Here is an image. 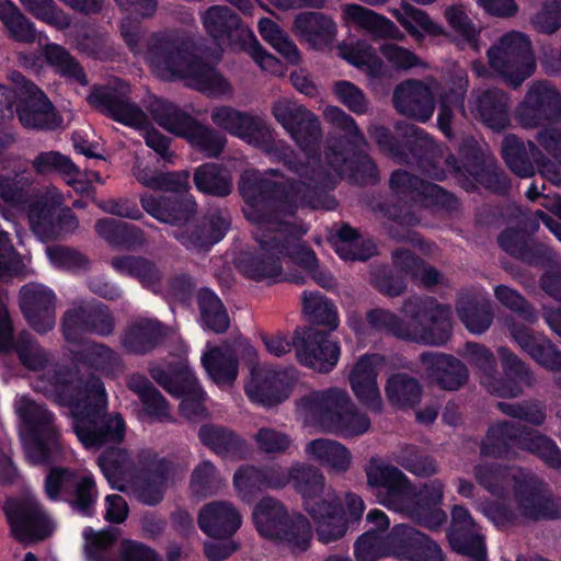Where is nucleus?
Returning <instances> with one entry per match:
<instances>
[{
  "instance_id": "4d7b16f0",
  "label": "nucleus",
  "mask_w": 561,
  "mask_h": 561,
  "mask_svg": "<svg viewBox=\"0 0 561 561\" xmlns=\"http://www.w3.org/2000/svg\"><path fill=\"white\" fill-rule=\"evenodd\" d=\"M335 251L345 261H366L376 253L375 243L364 239L357 230L344 224L335 234Z\"/></svg>"
},
{
  "instance_id": "c756f323",
  "label": "nucleus",
  "mask_w": 561,
  "mask_h": 561,
  "mask_svg": "<svg viewBox=\"0 0 561 561\" xmlns=\"http://www.w3.org/2000/svg\"><path fill=\"white\" fill-rule=\"evenodd\" d=\"M444 490L445 484L438 479L422 484L419 490L412 484L409 505L414 513H402V515L431 530L438 529L447 522L446 512L439 507L443 502Z\"/></svg>"
},
{
  "instance_id": "0e129e2a",
  "label": "nucleus",
  "mask_w": 561,
  "mask_h": 561,
  "mask_svg": "<svg viewBox=\"0 0 561 561\" xmlns=\"http://www.w3.org/2000/svg\"><path fill=\"white\" fill-rule=\"evenodd\" d=\"M194 183L198 191L218 196H228L232 191L228 171L217 163H204L194 172Z\"/></svg>"
},
{
  "instance_id": "20e7f679",
  "label": "nucleus",
  "mask_w": 561,
  "mask_h": 561,
  "mask_svg": "<svg viewBox=\"0 0 561 561\" xmlns=\"http://www.w3.org/2000/svg\"><path fill=\"white\" fill-rule=\"evenodd\" d=\"M401 311L408 321L383 308L369 310L366 320L374 330L404 341L442 346L449 340V306L440 305L432 297H410L403 301Z\"/></svg>"
},
{
  "instance_id": "69168bd1",
  "label": "nucleus",
  "mask_w": 561,
  "mask_h": 561,
  "mask_svg": "<svg viewBox=\"0 0 561 561\" xmlns=\"http://www.w3.org/2000/svg\"><path fill=\"white\" fill-rule=\"evenodd\" d=\"M80 360L106 376H116L124 370L122 356L103 343L88 344L80 355Z\"/></svg>"
},
{
  "instance_id": "0eeeda50",
  "label": "nucleus",
  "mask_w": 561,
  "mask_h": 561,
  "mask_svg": "<svg viewBox=\"0 0 561 561\" xmlns=\"http://www.w3.org/2000/svg\"><path fill=\"white\" fill-rule=\"evenodd\" d=\"M296 409L305 423L319 425L324 432L343 438L360 436L370 428L367 414L340 388L311 391L297 400Z\"/></svg>"
},
{
  "instance_id": "4be33fe9",
  "label": "nucleus",
  "mask_w": 561,
  "mask_h": 561,
  "mask_svg": "<svg viewBox=\"0 0 561 561\" xmlns=\"http://www.w3.org/2000/svg\"><path fill=\"white\" fill-rule=\"evenodd\" d=\"M304 507L316 525L319 541L330 543L345 536L348 524L341 499L333 489L329 488L322 495L307 500Z\"/></svg>"
},
{
  "instance_id": "b1692460",
  "label": "nucleus",
  "mask_w": 561,
  "mask_h": 561,
  "mask_svg": "<svg viewBox=\"0 0 561 561\" xmlns=\"http://www.w3.org/2000/svg\"><path fill=\"white\" fill-rule=\"evenodd\" d=\"M512 491L522 517L530 520L561 517V503L537 480L523 473Z\"/></svg>"
},
{
  "instance_id": "393cba45",
  "label": "nucleus",
  "mask_w": 561,
  "mask_h": 561,
  "mask_svg": "<svg viewBox=\"0 0 561 561\" xmlns=\"http://www.w3.org/2000/svg\"><path fill=\"white\" fill-rule=\"evenodd\" d=\"M19 304L23 317L37 333H47L55 327L57 297L49 287L39 283L23 285Z\"/></svg>"
},
{
  "instance_id": "58836bf2",
  "label": "nucleus",
  "mask_w": 561,
  "mask_h": 561,
  "mask_svg": "<svg viewBox=\"0 0 561 561\" xmlns=\"http://www.w3.org/2000/svg\"><path fill=\"white\" fill-rule=\"evenodd\" d=\"M289 390L288 374L270 368L253 373L251 381L245 385V393L251 401L265 407H273L285 401Z\"/></svg>"
},
{
  "instance_id": "4468645a",
  "label": "nucleus",
  "mask_w": 561,
  "mask_h": 561,
  "mask_svg": "<svg viewBox=\"0 0 561 561\" xmlns=\"http://www.w3.org/2000/svg\"><path fill=\"white\" fill-rule=\"evenodd\" d=\"M520 127L536 129L561 121V92L548 80L531 82L515 108Z\"/></svg>"
},
{
  "instance_id": "bb28decb",
  "label": "nucleus",
  "mask_w": 561,
  "mask_h": 561,
  "mask_svg": "<svg viewBox=\"0 0 561 561\" xmlns=\"http://www.w3.org/2000/svg\"><path fill=\"white\" fill-rule=\"evenodd\" d=\"M511 95L497 88L472 91L468 101L470 115L496 133L511 125Z\"/></svg>"
},
{
  "instance_id": "2eb2a0df",
  "label": "nucleus",
  "mask_w": 561,
  "mask_h": 561,
  "mask_svg": "<svg viewBox=\"0 0 561 561\" xmlns=\"http://www.w3.org/2000/svg\"><path fill=\"white\" fill-rule=\"evenodd\" d=\"M367 484L379 504L397 513H411L412 482L397 467L371 459L365 469Z\"/></svg>"
},
{
  "instance_id": "a18cd8bd",
  "label": "nucleus",
  "mask_w": 561,
  "mask_h": 561,
  "mask_svg": "<svg viewBox=\"0 0 561 561\" xmlns=\"http://www.w3.org/2000/svg\"><path fill=\"white\" fill-rule=\"evenodd\" d=\"M456 312L466 329L473 334H482L493 322L490 299L482 294L462 296L456 305Z\"/></svg>"
},
{
  "instance_id": "3c124183",
  "label": "nucleus",
  "mask_w": 561,
  "mask_h": 561,
  "mask_svg": "<svg viewBox=\"0 0 561 561\" xmlns=\"http://www.w3.org/2000/svg\"><path fill=\"white\" fill-rule=\"evenodd\" d=\"M98 463L112 488L125 490L124 481L134 477L136 466L123 448H107L98 458Z\"/></svg>"
},
{
  "instance_id": "c03bdc74",
  "label": "nucleus",
  "mask_w": 561,
  "mask_h": 561,
  "mask_svg": "<svg viewBox=\"0 0 561 561\" xmlns=\"http://www.w3.org/2000/svg\"><path fill=\"white\" fill-rule=\"evenodd\" d=\"M341 10L346 21L356 23L375 38L402 41L405 37L404 33L391 20L360 4H343Z\"/></svg>"
},
{
  "instance_id": "ddd939ff",
  "label": "nucleus",
  "mask_w": 561,
  "mask_h": 561,
  "mask_svg": "<svg viewBox=\"0 0 561 561\" xmlns=\"http://www.w3.org/2000/svg\"><path fill=\"white\" fill-rule=\"evenodd\" d=\"M8 78L14 85L18 118L25 128L55 130L61 127L62 117L44 91L19 71H11Z\"/></svg>"
},
{
  "instance_id": "338daca9",
  "label": "nucleus",
  "mask_w": 561,
  "mask_h": 561,
  "mask_svg": "<svg viewBox=\"0 0 561 561\" xmlns=\"http://www.w3.org/2000/svg\"><path fill=\"white\" fill-rule=\"evenodd\" d=\"M32 168L38 175L58 173L67 184L73 183L76 176L81 174L79 167L68 156L55 150L39 152L32 160Z\"/></svg>"
},
{
  "instance_id": "49530a36",
  "label": "nucleus",
  "mask_w": 561,
  "mask_h": 561,
  "mask_svg": "<svg viewBox=\"0 0 561 561\" xmlns=\"http://www.w3.org/2000/svg\"><path fill=\"white\" fill-rule=\"evenodd\" d=\"M306 455L322 467L336 473H344L352 465V453L342 443L330 438L310 440L305 447Z\"/></svg>"
},
{
  "instance_id": "603ef678",
  "label": "nucleus",
  "mask_w": 561,
  "mask_h": 561,
  "mask_svg": "<svg viewBox=\"0 0 561 561\" xmlns=\"http://www.w3.org/2000/svg\"><path fill=\"white\" fill-rule=\"evenodd\" d=\"M295 31L313 46H323L335 36V23L319 12H301L294 22Z\"/></svg>"
},
{
  "instance_id": "aec40b11",
  "label": "nucleus",
  "mask_w": 561,
  "mask_h": 561,
  "mask_svg": "<svg viewBox=\"0 0 561 561\" xmlns=\"http://www.w3.org/2000/svg\"><path fill=\"white\" fill-rule=\"evenodd\" d=\"M294 345L298 362L319 373L327 374L337 364L341 348L329 334L314 328H297Z\"/></svg>"
},
{
  "instance_id": "473e14b6",
  "label": "nucleus",
  "mask_w": 561,
  "mask_h": 561,
  "mask_svg": "<svg viewBox=\"0 0 561 561\" xmlns=\"http://www.w3.org/2000/svg\"><path fill=\"white\" fill-rule=\"evenodd\" d=\"M141 208L160 222L171 226H182L196 214L197 205L190 196L156 195L145 193L139 197Z\"/></svg>"
},
{
  "instance_id": "a878e982",
  "label": "nucleus",
  "mask_w": 561,
  "mask_h": 561,
  "mask_svg": "<svg viewBox=\"0 0 561 561\" xmlns=\"http://www.w3.org/2000/svg\"><path fill=\"white\" fill-rule=\"evenodd\" d=\"M503 376H494L489 393L506 399L518 398L524 394L525 388H533L537 378L528 364L505 346L497 348Z\"/></svg>"
},
{
  "instance_id": "f3484780",
  "label": "nucleus",
  "mask_w": 561,
  "mask_h": 561,
  "mask_svg": "<svg viewBox=\"0 0 561 561\" xmlns=\"http://www.w3.org/2000/svg\"><path fill=\"white\" fill-rule=\"evenodd\" d=\"M116 321L102 302L73 304L61 317V331L67 342L79 344L83 333L107 337L114 334Z\"/></svg>"
},
{
  "instance_id": "6ab92c4d",
  "label": "nucleus",
  "mask_w": 561,
  "mask_h": 561,
  "mask_svg": "<svg viewBox=\"0 0 561 561\" xmlns=\"http://www.w3.org/2000/svg\"><path fill=\"white\" fill-rule=\"evenodd\" d=\"M428 184L430 182L408 171H393L389 180V187L392 198L401 204L385 203L381 206L385 216L402 226H415L419 218L413 210V203L424 198L425 186Z\"/></svg>"
},
{
  "instance_id": "5701e85b",
  "label": "nucleus",
  "mask_w": 561,
  "mask_h": 561,
  "mask_svg": "<svg viewBox=\"0 0 561 561\" xmlns=\"http://www.w3.org/2000/svg\"><path fill=\"white\" fill-rule=\"evenodd\" d=\"M387 541L390 556L403 561H445L438 543L410 525H396Z\"/></svg>"
},
{
  "instance_id": "dca6fc26",
  "label": "nucleus",
  "mask_w": 561,
  "mask_h": 561,
  "mask_svg": "<svg viewBox=\"0 0 561 561\" xmlns=\"http://www.w3.org/2000/svg\"><path fill=\"white\" fill-rule=\"evenodd\" d=\"M130 88L126 82L114 80L107 85L93 87L88 102L100 113L115 122L133 128H146L149 121L146 113L129 98Z\"/></svg>"
},
{
  "instance_id": "de8ad7c7",
  "label": "nucleus",
  "mask_w": 561,
  "mask_h": 561,
  "mask_svg": "<svg viewBox=\"0 0 561 561\" xmlns=\"http://www.w3.org/2000/svg\"><path fill=\"white\" fill-rule=\"evenodd\" d=\"M476 481L492 495L505 499L522 477V472L499 463L482 462L473 467Z\"/></svg>"
},
{
  "instance_id": "cd10ccee",
  "label": "nucleus",
  "mask_w": 561,
  "mask_h": 561,
  "mask_svg": "<svg viewBox=\"0 0 561 561\" xmlns=\"http://www.w3.org/2000/svg\"><path fill=\"white\" fill-rule=\"evenodd\" d=\"M394 108L419 123L428 122L436 108L433 89L424 81L408 79L398 84L392 94Z\"/></svg>"
},
{
  "instance_id": "09e8293b",
  "label": "nucleus",
  "mask_w": 561,
  "mask_h": 561,
  "mask_svg": "<svg viewBox=\"0 0 561 561\" xmlns=\"http://www.w3.org/2000/svg\"><path fill=\"white\" fill-rule=\"evenodd\" d=\"M198 437L205 446L224 458L242 459L248 455L245 440L228 428L203 425L198 431Z\"/></svg>"
},
{
  "instance_id": "4c0bfd02",
  "label": "nucleus",
  "mask_w": 561,
  "mask_h": 561,
  "mask_svg": "<svg viewBox=\"0 0 561 561\" xmlns=\"http://www.w3.org/2000/svg\"><path fill=\"white\" fill-rule=\"evenodd\" d=\"M206 32L219 44L231 45L250 37V30L242 25L237 13L226 5H211L202 14Z\"/></svg>"
},
{
  "instance_id": "13d9d810",
  "label": "nucleus",
  "mask_w": 561,
  "mask_h": 561,
  "mask_svg": "<svg viewBox=\"0 0 561 561\" xmlns=\"http://www.w3.org/2000/svg\"><path fill=\"white\" fill-rule=\"evenodd\" d=\"M111 266L119 274L137 278L144 286L154 288L162 273L150 260L136 255H119L111 260Z\"/></svg>"
},
{
  "instance_id": "39448f33",
  "label": "nucleus",
  "mask_w": 561,
  "mask_h": 561,
  "mask_svg": "<svg viewBox=\"0 0 561 561\" xmlns=\"http://www.w3.org/2000/svg\"><path fill=\"white\" fill-rule=\"evenodd\" d=\"M147 60L158 76L185 79L190 87L209 95H227L232 91L215 67L192 53V43L184 34L168 32L154 35Z\"/></svg>"
},
{
  "instance_id": "7c9ffc66",
  "label": "nucleus",
  "mask_w": 561,
  "mask_h": 561,
  "mask_svg": "<svg viewBox=\"0 0 561 561\" xmlns=\"http://www.w3.org/2000/svg\"><path fill=\"white\" fill-rule=\"evenodd\" d=\"M230 224L227 209H209L197 225L185 231H174L173 237L187 250L208 251L225 237Z\"/></svg>"
},
{
  "instance_id": "9d476101",
  "label": "nucleus",
  "mask_w": 561,
  "mask_h": 561,
  "mask_svg": "<svg viewBox=\"0 0 561 561\" xmlns=\"http://www.w3.org/2000/svg\"><path fill=\"white\" fill-rule=\"evenodd\" d=\"M149 110L159 126L186 138L191 146L206 158H218L224 152L228 142L227 137L219 130L201 124L176 105L158 99L150 104Z\"/></svg>"
},
{
  "instance_id": "72a5a7b5",
  "label": "nucleus",
  "mask_w": 561,
  "mask_h": 561,
  "mask_svg": "<svg viewBox=\"0 0 561 561\" xmlns=\"http://www.w3.org/2000/svg\"><path fill=\"white\" fill-rule=\"evenodd\" d=\"M142 476L135 482V493L139 502L157 505L163 499L172 463L165 458H157L149 451L139 456Z\"/></svg>"
},
{
  "instance_id": "f257e3e1",
  "label": "nucleus",
  "mask_w": 561,
  "mask_h": 561,
  "mask_svg": "<svg viewBox=\"0 0 561 561\" xmlns=\"http://www.w3.org/2000/svg\"><path fill=\"white\" fill-rule=\"evenodd\" d=\"M261 128L264 137L254 136L250 145L264 151L272 160L284 163L294 174L284 181L268 178L280 176L278 169H267L265 172L245 170L239 180V192L248 214L260 218L264 207L278 209L284 215L295 216L299 208L332 210L336 207L335 199L325 194V188L333 184L331 173L324 168L320 156H307L298 160L294 150L284 140H275L273 131L263 122Z\"/></svg>"
},
{
  "instance_id": "a211bd4d",
  "label": "nucleus",
  "mask_w": 561,
  "mask_h": 561,
  "mask_svg": "<svg viewBox=\"0 0 561 561\" xmlns=\"http://www.w3.org/2000/svg\"><path fill=\"white\" fill-rule=\"evenodd\" d=\"M404 137L408 138L410 154L413 160L405 158L402 162L416 164L423 174L430 179L442 181L446 178V171L440 167L444 163L455 175L461 173V167L453 154L445 156L444 149L423 129L408 125L404 130Z\"/></svg>"
},
{
  "instance_id": "052dcab7",
  "label": "nucleus",
  "mask_w": 561,
  "mask_h": 561,
  "mask_svg": "<svg viewBox=\"0 0 561 561\" xmlns=\"http://www.w3.org/2000/svg\"><path fill=\"white\" fill-rule=\"evenodd\" d=\"M289 483L302 496L304 503L314 496H320L328 489L323 473L314 466L306 462H295L289 468Z\"/></svg>"
},
{
  "instance_id": "423d86ee",
  "label": "nucleus",
  "mask_w": 561,
  "mask_h": 561,
  "mask_svg": "<svg viewBox=\"0 0 561 561\" xmlns=\"http://www.w3.org/2000/svg\"><path fill=\"white\" fill-rule=\"evenodd\" d=\"M325 118L345 133V137L330 138L325 146L324 168L331 173L333 190L337 180L348 176L359 184H375L379 181V171L374 160L363 151L368 147L367 139L355 119L343 110L331 106L324 112Z\"/></svg>"
},
{
  "instance_id": "a19ab883",
  "label": "nucleus",
  "mask_w": 561,
  "mask_h": 561,
  "mask_svg": "<svg viewBox=\"0 0 561 561\" xmlns=\"http://www.w3.org/2000/svg\"><path fill=\"white\" fill-rule=\"evenodd\" d=\"M501 154L506 167L522 179L536 174V162L542 157V151L534 141H523L514 134H507L502 139Z\"/></svg>"
},
{
  "instance_id": "412c9836",
  "label": "nucleus",
  "mask_w": 561,
  "mask_h": 561,
  "mask_svg": "<svg viewBox=\"0 0 561 561\" xmlns=\"http://www.w3.org/2000/svg\"><path fill=\"white\" fill-rule=\"evenodd\" d=\"M149 373L167 392L176 398H183L180 410L186 419L193 420L204 414V392L191 369L183 368L170 373L160 366H152L149 368Z\"/></svg>"
},
{
  "instance_id": "774afa93",
  "label": "nucleus",
  "mask_w": 561,
  "mask_h": 561,
  "mask_svg": "<svg viewBox=\"0 0 561 561\" xmlns=\"http://www.w3.org/2000/svg\"><path fill=\"white\" fill-rule=\"evenodd\" d=\"M13 348L19 357L21 364L34 371L43 370L49 363L48 353L39 345L37 340L28 332H21L15 342L12 343V336L10 337V344L7 350L8 352Z\"/></svg>"
},
{
  "instance_id": "f8f14e48",
  "label": "nucleus",
  "mask_w": 561,
  "mask_h": 561,
  "mask_svg": "<svg viewBox=\"0 0 561 561\" xmlns=\"http://www.w3.org/2000/svg\"><path fill=\"white\" fill-rule=\"evenodd\" d=\"M2 511L11 536L23 545L43 541L54 533V522L33 494L7 499Z\"/></svg>"
},
{
  "instance_id": "c85d7f7f",
  "label": "nucleus",
  "mask_w": 561,
  "mask_h": 561,
  "mask_svg": "<svg viewBox=\"0 0 561 561\" xmlns=\"http://www.w3.org/2000/svg\"><path fill=\"white\" fill-rule=\"evenodd\" d=\"M383 363L378 354H365L354 364L348 374L351 389L356 399L370 411L380 413L383 401L377 382L378 367Z\"/></svg>"
},
{
  "instance_id": "6e6d98bb",
  "label": "nucleus",
  "mask_w": 561,
  "mask_h": 561,
  "mask_svg": "<svg viewBox=\"0 0 561 561\" xmlns=\"http://www.w3.org/2000/svg\"><path fill=\"white\" fill-rule=\"evenodd\" d=\"M11 173H0V198L14 207L24 206L30 197L28 186L32 184L31 174L25 165L12 160Z\"/></svg>"
},
{
  "instance_id": "8fccbe9b",
  "label": "nucleus",
  "mask_w": 561,
  "mask_h": 561,
  "mask_svg": "<svg viewBox=\"0 0 561 561\" xmlns=\"http://www.w3.org/2000/svg\"><path fill=\"white\" fill-rule=\"evenodd\" d=\"M127 387L138 397L146 415L151 420L158 422L171 420L170 407L167 400L147 377L134 374L129 377Z\"/></svg>"
},
{
  "instance_id": "f704fd0d",
  "label": "nucleus",
  "mask_w": 561,
  "mask_h": 561,
  "mask_svg": "<svg viewBox=\"0 0 561 561\" xmlns=\"http://www.w3.org/2000/svg\"><path fill=\"white\" fill-rule=\"evenodd\" d=\"M427 377L439 388L456 391L468 381L467 366L450 354L440 352H424L420 354Z\"/></svg>"
},
{
  "instance_id": "9b49d317",
  "label": "nucleus",
  "mask_w": 561,
  "mask_h": 561,
  "mask_svg": "<svg viewBox=\"0 0 561 561\" xmlns=\"http://www.w3.org/2000/svg\"><path fill=\"white\" fill-rule=\"evenodd\" d=\"M488 58L490 67L514 89L536 70L531 42L527 35L517 31L504 34L488 50Z\"/></svg>"
},
{
  "instance_id": "37998d69",
  "label": "nucleus",
  "mask_w": 561,
  "mask_h": 561,
  "mask_svg": "<svg viewBox=\"0 0 561 561\" xmlns=\"http://www.w3.org/2000/svg\"><path fill=\"white\" fill-rule=\"evenodd\" d=\"M64 205L62 194L55 187L28 206L27 217L33 232L42 240L57 239V210Z\"/></svg>"
},
{
  "instance_id": "6e6552de",
  "label": "nucleus",
  "mask_w": 561,
  "mask_h": 561,
  "mask_svg": "<svg viewBox=\"0 0 561 561\" xmlns=\"http://www.w3.org/2000/svg\"><path fill=\"white\" fill-rule=\"evenodd\" d=\"M14 409L26 426L24 449L28 461L33 465L59 461L62 458V446L54 414L26 396L15 400Z\"/></svg>"
},
{
  "instance_id": "ea45409f",
  "label": "nucleus",
  "mask_w": 561,
  "mask_h": 561,
  "mask_svg": "<svg viewBox=\"0 0 561 561\" xmlns=\"http://www.w3.org/2000/svg\"><path fill=\"white\" fill-rule=\"evenodd\" d=\"M210 119L219 129L248 144H250L252 139L255 140V135L259 136V138L264 137V131L261 128L264 122L262 117L239 111L229 105L215 106L210 111Z\"/></svg>"
},
{
  "instance_id": "2f4dec72",
  "label": "nucleus",
  "mask_w": 561,
  "mask_h": 561,
  "mask_svg": "<svg viewBox=\"0 0 561 561\" xmlns=\"http://www.w3.org/2000/svg\"><path fill=\"white\" fill-rule=\"evenodd\" d=\"M511 337L539 366L551 371H561V351L542 333H534L514 319L506 320Z\"/></svg>"
},
{
  "instance_id": "864d4df0",
  "label": "nucleus",
  "mask_w": 561,
  "mask_h": 561,
  "mask_svg": "<svg viewBox=\"0 0 561 561\" xmlns=\"http://www.w3.org/2000/svg\"><path fill=\"white\" fill-rule=\"evenodd\" d=\"M0 21L9 37L23 44H33L41 36L35 24L12 0H0Z\"/></svg>"
},
{
  "instance_id": "f03ea898",
  "label": "nucleus",
  "mask_w": 561,
  "mask_h": 561,
  "mask_svg": "<svg viewBox=\"0 0 561 561\" xmlns=\"http://www.w3.org/2000/svg\"><path fill=\"white\" fill-rule=\"evenodd\" d=\"M48 386L37 389L70 408L73 431L88 449H100L121 444L126 424L119 413H107V399L102 380L93 375L85 379L77 370L54 365L43 376Z\"/></svg>"
},
{
  "instance_id": "7ed1b4c3",
  "label": "nucleus",
  "mask_w": 561,
  "mask_h": 561,
  "mask_svg": "<svg viewBox=\"0 0 561 561\" xmlns=\"http://www.w3.org/2000/svg\"><path fill=\"white\" fill-rule=\"evenodd\" d=\"M260 218L248 214V205L243 207L245 218L254 225L253 236L259 243L255 252H243L238 257V268L248 278L254 280L273 279L282 276L284 257L290 259V241L301 239L308 228L304 224L288 221L278 209L264 207Z\"/></svg>"
},
{
  "instance_id": "1a4fd4ad",
  "label": "nucleus",
  "mask_w": 561,
  "mask_h": 561,
  "mask_svg": "<svg viewBox=\"0 0 561 561\" xmlns=\"http://www.w3.org/2000/svg\"><path fill=\"white\" fill-rule=\"evenodd\" d=\"M252 517L262 537L284 543L293 553H301L309 548L312 538L309 520L301 514L289 515L278 500L262 499Z\"/></svg>"
},
{
  "instance_id": "e433bc0d",
  "label": "nucleus",
  "mask_w": 561,
  "mask_h": 561,
  "mask_svg": "<svg viewBox=\"0 0 561 561\" xmlns=\"http://www.w3.org/2000/svg\"><path fill=\"white\" fill-rule=\"evenodd\" d=\"M165 335V327L160 321L138 317L124 328L121 345L129 354L146 355L157 348Z\"/></svg>"
},
{
  "instance_id": "79ce46f5",
  "label": "nucleus",
  "mask_w": 561,
  "mask_h": 561,
  "mask_svg": "<svg viewBox=\"0 0 561 561\" xmlns=\"http://www.w3.org/2000/svg\"><path fill=\"white\" fill-rule=\"evenodd\" d=\"M523 432L524 425L511 421L491 425L480 444L481 456L507 459L515 457Z\"/></svg>"
},
{
  "instance_id": "680f3d73",
  "label": "nucleus",
  "mask_w": 561,
  "mask_h": 561,
  "mask_svg": "<svg viewBox=\"0 0 561 561\" xmlns=\"http://www.w3.org/2000/svg\"><path fill=\"white\" fill-rule=\"evenodd\" d=\"M202 363L218 386H230L238 376L237 358L228 350L214 347L202 356Z\"/></svg>"
},
{
  "instance_id": "5fc2aeb1",
  "label": "nucleus",
  "mask_w": 561,
  "mask_h": 561,
  "mask_svg": "<svg viewBox=\"0 0 561 561\" xmlns=\"http://www.w3.org/2000/svg\"><path fill=\"white\" fill-rule=\"evenodd\" d=\"M385 392L391 405L400 409L412 408L421 400L422 386L416 378L405 373H396L387 379Z\"/></svg>"
},
{
  "instance_id": "c9c22d12",
  "label": "nucleus",
  "mask_w": 561,
  "mask_h": 561,
  "mask_svg": "<svg viewBox=\"0 0 561 561\" xmlns=\"http://www.w3.org/2000/svg\"><path fill=\"white\" fill-rule=\"evenodd\" d=\"M199 529L216 539L231 538L242 525V516L233 504L214 501L204 505L197 516Z\"/></svg>"
},
{
  "instance_id": "bf43d9fd",
  "label": "nucleus",
  "mask_w": 561,
  "mask_h": 561,
  "mask_svg": "<svg viewBox=\"0 0 561 561\" xmlns=\"http://www.w3.org/2000/svg\"><path fill=\"white\" fill-rule=\"evenodd\" d=\"M43 56L46 62L62 78L82 87L88 85L89 81L83 67L65 47L58 44H47L43 49Z\"/></svg>"
},
{
  "instance_id": "e2e57ef3",
  "label": "nucleus",
  "mask_w": 561,
  "mask_h": 561,
  "mask_svg": "<svg viewBox=\"0 0 561 561\" xmlns=\"http://www.w3.org/2000/svg\"><path fill=\"white\" fill-rule=\"evenodd\" d=\"M340 55L351 65L364 69L371 77H379L383 71V62L375 49L366 41L357 39L339 46Z\"/></svg>"
}]
</instances>
